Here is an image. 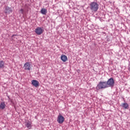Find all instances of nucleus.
Here are the masks:
<instances>
[{"instance_id": "obj_1", "label": "nucleus", "mask_w": 130, "mask_h": 130, "mask_svg": "<svg viewBox=\"0 0 130 130\" xmlns=\"http://www.w3.org/2000/svg\"><path fill=\"white\" fill-rule=\"evenodd\" d=\"M91 11L93 12H97L99 9V4L97 2H93L89 4Z\"/></svg>"}, {"instance_id": "obj_2", "label": "nucleus", "mask_w": 130, "mask_h": 130, "mask_svg": "<svg viewBox=\"0 0 130 130\" xmlns=\"http://www.w3.org/2000/svg\"><path fill=\"white\" fill-rule=\"evenodd\" d=\"M106 88H108L106 81H100L97 85L96 89V90H101V89H106Z\"/></svg>"}, {"instance_id": "obj_3", "label": "nucleus", "mask_w": 130, "mask_h": 130, "mask_svg": "<svg viewBox=\"0 0 130 130\" xmlns=\"http://www.w3.org/2000/svg\"><path fill=\"white\" fill-rule=\"evenodd\" d=\"M106 84L108 88H109V87H114L115 82L113 78H111L108 79L107 82H106Z\"/></svg>"}, {"instance_id": "obj_4", "label": "nucleus", "mask_w": 130, "mask_h": 130, "mask_svg": "<svg viewBox=\"0 0 130 130\" xmlns=\"http://www.w3.org/2000/svg\"><path fill=\"white\" fill-rule=\"evenodd\" d=\"M35 32L37 35H41L44 32V29L43 27H38L35 29Z\"/></svg>"}, {"instance_id": "obj_5", "label": "nucleus", "mask_w": 130, "mask_h": 130, "mask_svg": "<svg viewBox=\"0 0 130 130\" xmlns=\"http://www.w3.org/2000/svg\"><path fill=\"white\" fill-rule=\"evenodd\" d=\"M57 121L58 123H63V121H64V117H63L62 115L59 114L57 117Z\"/></svg>"}, {"instance_id": "obj_6", "label": "nucleus", "mask_w": 130, "mask_h": 130, "mask_svg": "<svg viewBox=\"0 0 130 130\" xmlns=\"http://www.w3.org/2000/svg\"><path fill=\"white\" fill-rule=\"evenodd\" d=\"M24 68L25 71H30L31 70V64L29 62H26L24 64Z\"/></svg>"}, {"instance_id": "obj_7", "label": "nucleus", "mask_w": 130, "mask_h": 130, "mask_svg": "<svg viewBox=\"0 0 130 130\" xmlns=\"http://www.w3.org/2000/svg\"><path fill=\"white\" fill-rule=\"evenodd\" d=\"M31 84L34 86V87H36V88L39 87V82L36 80H32L31 81Z\"/></svg>"}, {"instance_id": "obj_8", "label": "nucleus", "mask_w": 130, "mask_h": 130, "mask_svg": "<svg viewBox=\"0 0 130 130\" xmlns=\"http://www.w3.org/2000/svg\"><path fill=\"white\" fill-rule=\"evenodd\" d=\"M5 13L6 14H10L11 13H13V10H12V8L7 7L5 9Z\"/></svg>"}, {"instance_id": "obj_9", "label": "nucleus", "mask_w": 130, "mask_h": 130, "mask_svg": "<svg viewBox=\"0 0 130 130\" xmlns=\"http://www.w3.org/2000/svg\"><path fill=\"white\" fill-rule=\"evenodd\" d=\"M121 106L124 108V109H128V108H129L128 104H127V103H122Z\"/></svg>"}, {"instance_id": "obj_10", "label": "nucleus", "mask_w": 130, "mask_h": 130, "mask_svg": "<svg viewBox=\"0 0 130 130\" xmlns=\"http://www.w3.org/2000/svg\"><path fill=\"white\" fill-rule=\"evenodd\" d=\"M61 60L63 62H66L68 60V57L66 55L62 54L61 55Z\"/></svg>"}, {"instance_id": "obj_11", "label": "nucleus", "mask_w": 130, "mask_h": 130, "mask_svg": "<svg viewBox=\"0 0 130 130\" xmlns=\"http://www.w3.org/2000/svg\"><path fill=\"white\" fill-rule=\"evenodd\" d=\"M6 103L5 102H1L0 104V109L4 110V109L6 108Z\"/></svg>"}, {"instance_id": "obj_12", "label": "nucleus", "mask_w": 130, "mask_h": 130, "mask_svg": "<svg viewBox=\"0 0 130 130\" xmlns=\"http://www.w3.org/2000/svg\"><path fill=\"white\" fill-rule=\"evenodd\" d=\"M5 69V62L3 60L0 61V70Z\"/></svg>"}, {"instance_id": "obj_13", "label": "nucleus", "mask_w": 130, "mask_h": 130, "mask_svg": "<svg viewBox=\"0 0 130 130\" xmlns=\"http://www.w3.org/2000/svg\"><path fill=\"white\" fill-rule=\"evenodd\" d=\"M41 13L42 15H46V14H47V10L45 8H42L41 10Z\"/></svg>"}, {"instance_id": "obj_14", "label": "nucleus", "mask_w": 130, "mask_h": 130, "mask_svg": "<svg viewBox=\"0 0 130 130\" xmlns=\"http://www.w3.org/2000/svg\"><path fill=\"white\" fill-rule=\"evenodd\" d=\"M31 122L28 121L26 122L25 126H26V127L29 128L31 127Z\"/></svg>"}, {"instance_id": "obj_15", "label": "nucleus", "mask_w": 130, "mask_h": 130, "mask_svg": "<svg viewBox=\"0 0 130 130\" xmlns=\"http://www.w3.org/2000/svg\"><path fill=\"white\" fill-rule=\"evenodd\" d=\"M19 13L20 14H22V15H24V14L25 13V11L23 9H21L19 10Z\"/></svg>"}, {"instance_id": "obj_16", "label": "nucleus", "mask_w": 130, "mask_h": 130, "mask_svg": "<svg viewBox=\"0 0 130 130\" xmlns=\"http://www.w3.org/2000/svg\"><path fill=\"white\" fill-rule=\"evenodd\" d=\"M14 35H13V36H12V37H14Z\"/></svg>"}]
</instances>
